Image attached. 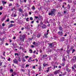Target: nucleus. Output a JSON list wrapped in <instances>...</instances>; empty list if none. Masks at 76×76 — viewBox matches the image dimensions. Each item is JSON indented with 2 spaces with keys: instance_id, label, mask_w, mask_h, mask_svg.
<instances>
[{
  "instance_id": "dca6fc26",
  "label": "nucleus",
  "mask_w": 76,
  "mask_h": 76,
  "mask_svg": "<svg viewBox=\"0 0 76 76\" xmlns=\"http://www.w3.org/2000/svg\"><path fill=\"white\" fill-rule=\"evenodd\" d=\"M61 66H63L64 67L65 65V62H64V63H62L61 64Z\"/></svg>"
},
{
  "instance_id": "1a4fd4ad",
  "label": "nucleus",
  "mask_w": 76,
  "mask_h": 76,
  "mask_svg": "<svg viewBox=\"0 0 76 76\" xmlns=\"http://www.w3.org/2000/svg\"><path fill=\"white\" fill-rule=\"evenodd\" d=\"M13 24L12 23L9 25L8 28H11V27H13Z\"/></svg>"
},
{
  "instance_id": "f704fd0d",
  "label": "nucleus",
  "mask_w": 76,
  "mask_h": 76,
  "mask_svg": "<svg viewBox=\"0 0 76 76\" xmlns=\"http://www.w3.org/2000/svg\"><path fill=\"white\" fill-rule=\"evenodd\" d=\"M67 7L68 9H70V5H69V4H68Z\"/></svg>"
},
{
  "instance_id": "603ef678",
  "label": "nucleus",
  "mask_w": 76,
  "mask_h": 76,
  "mask_svg": "<svg viewBox=\"0 0 76 76\" xmlns=\"http://www.w3.org/2000/svg\"><path fill=\"white\" fill-rule=\"evenodd\" d=\"M23 62H25L26 61V60H25L24 59H23Z\"/></svg>"
},
{
  "instance_id": "37998d69",
  "label": "nucleus",
  "mask_w": 76,
  "mask_h": 76,
  "mask_svg": "<svg viewBox=\"0 0 76 76\" xmlns=\"http://www.w3.org/2000/svg\"><path fill=\"white\" fill-rule=\"evenodd\" d=\"M35 13H38V11H37V10H36L35 11Z\"/></svg>"
},
{
  "instance_id": "49530a36",
  "label": "nucleus",
  "mask_w": 76,
  "mask_h": 76,
  "mask_svg": "<svg viewBox=\"0 0 76 76\" xmlns=\"http://www.w3.org/2000/svg\"><path fill=\"white\" fill-rule=\"evenodd\" d=\"M18 61L20 62L21 61V60H20V57L19 58Z\"/></svg>"
},
{
  "instance_id": "c9c22d12",
  "label": "nucleus",
  "mask_w": 76,
  "mask_h": 76,
  "mask_svg": "<svg viewBox=\"0 0 76 76\" xmlns=\"http://www.w3.org/2000/svg\"><path fill=\"white\" fill-rule=\"evenodd\" d=\"M67 50H69V48H70V46L68 45L67 47Z\"/></svg>"
},
{
  "instance_id": "a18cd8bd",
  "label": "nucleus",
  "mask_w": 76,
  "mask_h": 76,
  "mask_svg": "<svg viewBox=\"0 0 76 76\" xmlns=\"http://www.w3.org/2000/svg\"><path fill=\"white\" fill-rule=\"evenodd\" d=\"M14 9H15V7H13L12 8V9H11V10H14Z\"/></svg>"
},
{
  "instance_id": "774afa93",
  "label": "nucleus",
  "mask_w": 76,
  "mask_h": 76,
  "mask_svg": "<svg viewBox=\"0 0 76 76\" xmlns=\"http://www.w3.org/2000/svg\"><path fill=\"white\" fill-rule=\"evenodd\" d=\"M34 21H32L31 22V23H34Z\"/></svg>"
},
{
  "instance_id": "72a5a7b5",
  "label": "nucleus",
  "mask_w": 76,
  "mask_h": 76,
  "mask_svg": "<svg viewBox=\"0 0 76 76\" xmlns=\"http://www.w3.org/2000/svg\"><path fill=\"white\" fill-rule=\"evenodd\" d=\"M21 70L22 71V72H25V69H21Z\"/></svg>"
},
{
  "instance_id": "bf43d9fd",
  "label": "nucleus",
  "mask_w": 76,
  "mask_h": 76,
  "mask_svg": "<svg viewBox=\"0 0 76 76\" xmlns=\"http://www.w3.org/2000/svg\"><path fill=\"white\" fill-rule=\"evenodd\" d=\"M35 18H36V19H38V16H35Z\"/></svg>"
},
{
  "instance_id": "8fccbe9b",
  "label": "nucleus",
  "mask_w": 76,
  "mask_h": 76,
  "mask_svg": "<svg viewBox=\"0 0 76 76\" xmlns=\"http://www.w3.org/2000/svg\"><path fill=\"white\" fill-rule=\"evenodd\" d=\"M25 16H28V14L27 13H26L25 14Z\"/></svg>"
},
{
  "instance_id": "0e129e2a",
  "label": "nucleus",
  "mask_w": 76,
  "mask_h": 76,
  "mask_svg": "<svg viewBox=\"0 0 76 76\" xmlns=\"http://www.w3.org/2000/svg\"><path fill=\"white\" fill-rule=\"evenodd\" d=\"M60 51V49H58L57 50V51H58V52H59Z\"/></svg>"
},
{
  "instance_id": "423d86ee",
  "label": "nucleus",
  "mask_w": 76,
  "mask_h": 76,
  "mask_svg": "<svg viewBox=\"0 0 76 76\" xmlns=\"http://www.w3.org/2000/svg\"><path fill=\"white\" fill-rule=\"evenodd\" d=\"M58 28L59 29V30L60 31H63V27L61 26H60L59 27H58Z\"/></svg>"
},
{
  "instance_id": "ea45409f",
  "label": "nucleus",
  "mask_w": 76,
  "mask_h": 76,
  "mask_svg": "<svg viewBox=\"0 0 76 76\" xmlns=\"http://www.w3.org/2000/svg\"><path fill=\"white\" fill-rule=\"evenodd\" d=\"M75 51V49H73L72 51V53H74Z\"/></svg>"
},
{
  "instance_id": "f8f14e48",
  "label": "nucleus",
  "mask_w": 76,
  "mask_h": 76,
  "mask_svg": "<svg viewBox=\"0 0 76 76\" xmlns=\"http://www.w3.org/2000/svg\"><path fill=\"white\" fill-rule=\"evenodd\" d=\"M22 38L23 39H25L26 38V35L23 34L22 36Z\"/></svg>"
},
{
  "instance_id": "39448f33",
  "label": "nucleus",
  "mask_w": 76,
  "mask_h": 76,
  "mask_svg": "<svg viewBox=\"0 0 76 76\" xmlns=\"http://www.w3.org/2000/svg\"><path fill=\"white\" fill-rule=\"evenodd\" d=\"M59 73H60V70H58L55 72L54 74L55 75H57V74Z\"/></svg>"
},
{
  "instance_id": "052dcab7",
  "label": "nucleus",
  "mask_w": 76,
  "mask_h": 76,
  "mask_svg": "<svg viewBox=\"0 0 76 76\" xmlns=\"http://www.w3.org/2000/svg\"><path fill=\"white\" fill-rule=\"evenodd\" d=\"M12 45L14 47H15V44H14V43H12Z\"/></svg>"
},
{
  "instance_id": "f03ea898",
  "label": "nucleus",
  "mask_w": 76,
  "mask_h": 76,
  "mask_svg": "<svg viewBox=\"0 0 76 76\" xmlns=\"http://www.w3.org/2000/svg\"><path fill=\"white\" fill-rule=\"evenodd\" d=\"M13 61L14 63H15L17 64H18V60H16V59H14L13 60Z\"/></svg>"
},
{
  "instance_id": "a211bd4d",
  "label": "nucleus",
  "mask_w": 76,
  "mask_h": 76,
  "mask_svg": "<svg viewBox=\"0 0 76 76\" xmlns=\"http://www.w3.org/2000/svg\"><path fill=\"white\" fill-rule=\"evenodd\" d=\"M32 61V60H31V58H30L29 60H28V62H29V63H30L31 61Z\"/></svg>"
},
{
  "instance_id": "0eeeda50",
  "label": "nucleus",
  "mask_w": 76,
  "mask_h": 76,
  "mask_svg": "<svg viewBox=\"0 0 76 76\" xmlns=\"http://www.w3.org/2000/svg\"><path fill=\"white\" fill-rule=\"evenodd\" d=\"M66 72H67L68 73H69V72H70V71H71V69H69V68H66Z\"/></svg>"
},
{
  "instance_id": "9b49d317",
  "label": "nucleus",
  "mask_w": 76,
  "mask_h": 76,
  "mask_svg": "<svg viewBox=\"0 0 76 76\" xmlns=\"http://www.w3.org/2000/svg\"><path fill=\"white\" fill-rule=\"evenodd\" d=\"M64 37H62V38H61V41L62 42L64 41Z\"/></svg>"
},
{
  "instance_id": "680f3d73",
  "label": "nucleus",
  "mask_w": 76,
  "mask_h": 76,
  "mask_svg": "<svg viewBox=\"0 0 76 76\" xmlns=\"http://www.w3.org/2000/svg\"><path fill=\"white\" fill-rule=\"evenodd\" d=\"M16 38V37H15V36H14L13 38V39H15Z\"/></svg>"
},
{
  "instance_id": "de8ad7c7",
  "label": "nucleus",
  "mask_w": 76,
  "mask_h": 76,
  "mask_svg": "<svg viewBox=\"0 0 76 76\" xmlns=\"http://www.w3.org/2000/svg\"><path fill=\"white\" fill-rule=\"evenodd\" d=\"M29 66V65H28V64H26V67H28Z\"/></svg>"
},
{
  "instance_id": "69168bd1",
  "label": "nucleus",
  "mask_w": 76,
  "mask_h": 76,
  "mask_svg": "<svg viewBox=\"0 0 76 76\" xmlns=\"http://www.w3.org/2000/svg\"><path fill=\"white\" fill-rule=\"evenodd\" d=\"M15 21H11V23H14Z\"/></svg>"
},
{
  "instance_id": "20e7f679",
  "label": "nucleus",
  "mask_w": 76,
  "mask_h": 76,
  "mask_svg": "<svg viewBox=\"0 0 76 76\" xmlns=\"http://www.w3.org/2000/svg\"><path fill=\"white\" fill-rule=\"evenodd\" d=\"M41 27L42 29H45L47 28V26L45 24H43V26H42Z\"/></svg>"
},
{
  "instance_id": "ddd939ff",
  "label": "nucleus",
  "mask_w": 76,
  "mask_h": 76,
  "mask_svg": "<svg viewBox=\"0 0 76 76\" xmlns=\"http://www.w3.org/2000/svg\"><path fill=\"white\" fill-rule=\"evenodd\" d=\"M38 38H40V37H41V34H39L37 36Z\"/></svg>"
},
{
  "instance_id": "3c124183",
  "label": "nucleus",
  "mask_w": 76,
  "mask_h": 76,
  "mask_svg": "<svg viewBox=\"0 0 76 76\" xmlns=\"http://www.w3.org/2000/svg\"><path fill=\"white\" fill-rule=\"evenodd\" d=\"M7 60H8V61H10V58H9V59H8Z\"/></svg>"
},
{
  "instance_id": "a19ab883",
  "label": "nucleus",
  "mask_w": 76,
  "mask_h": 76,
  "mask_svg": "<svg viewBox=\"0 0 76 76\" xmlns=\"http://www.w3.org/2000/svg\"><path fill=\"white\" fill-rule=\"evenodd\" d=\"M15 56H16V55H17V56H19V54H18V53H15Z\"/></svg>"
},
{
  "instance_id": "c756f323",
  "label": "nucleus",
  "mask_w": 76,
  "mask_h": 76,
  "mask_svg": "<svg viewBox=\"0 0 76 76\" xmlns=\"http://www.w3.org/2000/svg\"><path fill=\"white\" fill-rule=\"evenodd\" d=\"M62 60L63 61H66V59H65V58L64 57L63 58Z\"/></svg>"
},
{
  "instance_id": "338daca9",
  "label": "nucleus",
  "mask_w": 76,
  "mask_h": 76,
  "mask_svg": "<svg viewBox=\"0 0 76 76\" xmlns=\"http://www.w3.org/2000/svg\"><path fill=\"white\" fill-rule=\"evenodd\" d=\"M58 68H59V69H61V66H58Z\"/></svg>"
},
{
  "instance_id": "6e6d98bb",
  "label": "nucleus",
  "mask_w": 76,
  "mask_h": 76,
  "mask_svg": "<svg viewBox=\"0 0 76 76\" xmlns=\"http://www.w3.org/2000/svg\"><path fill=\"white\" fill-rule=\"evenodd\" d=\"M10 72H13V70L12 69H11L10 70Z\"/></svg>"
},
{
  "instance_id": "e433bc0d",
  "label": "nucleus",
  "mask_w": 76,
  "mask_h": 76,
  "mask_svg": "<svg viewBox=\"0 0 76 76\" xmlns=\"http://www.w3.org/2000/svg\"><path fill=\"white\" fill-rule=\"evenodd\" d=\"M10 20L9 18H8L6 20V22H9Z\"/></svg>"
},
{
  "instance_id": "aec40b11",
  "label": "nucleus",
  "mask_w": 76,
  "mask_h": 76,
  "mask_svg": "<svg viewBox=\"0 0 76 76\" xmlns=\"http://www.w3.org/2000/svg\"><path fill=\"white\" fill-rule=\"evenodd\" d=\"M32 9H33L34 10H35V6H33L31 8Z\"/></svg>"
},
{
  "instance_id": "b1692460",
  "label": "nucleus",
  "mask_w": 76,
  "mask_h": 76,
  "mask_svg": "<svg viewBox=\"0 0 76 76\" xmlns=\"http://www.w3.org/2000/svg\"><path fill=\"white\" fill-rule=\"evenodd\" d=\"M44 36L45 38H48V36H47L46 34H44Z\"/></svg>"
},
{
  "instance_id": "6e6552de",
  "label": "nucleus",
  "mask_w": 76,
  "mask_h": 76,
  "mask_svg": "<svg viewBox=\"0 0 76 76\" xmlns=\"http://www.w3.org/2000/svg\"><path fill=\"white\" fill-rule=\"evenodd\" d=\"M58 34H59L60 35H62L63 34V31H59L58 32Z\"/></svg>"
},
{
  "instance_id": "e2e57ef3",
  "label": "nucleus",
  "mask_w": 76,
  "mask_h": 76,
  "mask_svg": "<svg viewBox=\"0 0 76 76\" xmlns=\"http://www.w3.org/2000/svg\"><path fill=\"white\" fill-rule=\"evenodd\" d=\"M14 17H16V14H14Z\"/></svg>"
},
{
  "instance_id": "a878e982",
  "label": "nucleus",
  "mask_w": 76,
  "mask_h": 76,
  "mask_svg": "<svg viewBox=\"0 0 76 76\" xmlns=\"http://www.w3.org/2000/svg\"><path fill=\"white\" fill-rule=\"evenodd\" d=\"M4 38H2V39H1V41L3 42H4Z\"/></svg>"
},
{
  "instance_id": "4468645a",
  "label": "nucleus",
  "mask_w": 76,
  "mask_h": 76,
  "mask_svg": "<svg viewBox=\"0 0 76 76\" xmlns=\"http://www.w3.org/2000/svg\"><path fill=\"white\" fill-rule=\"evenodd\" d=\"M71 62H72V63H75V62H76V61L75 59H73L71 60Z\"/></svg>"
},
{
  "instance_id": "09e8293b",
  "label": "nucleus",
  "mask_w": 76,
  "mask_h": 76,
  "mask_svg": "<svg viewBox=\"0 0 76 76\" xmlns=\"http://www.w3.org/2000/svg\"><path fill=\"white\" fill-rule=\"evenodd\" d=\"M5 25V24L4 23H3L2 24V26H4Z\"/></svg>"
},
{
  "instance_id": "c85d7f7f",
  "label": "nucleus",
  "mask_w": 76,
  "mask_h": 76,
  "mask_svg": "<svg viewBox=\"0 0 76 76\" xmlns=\"http://www.w3.org/2000/svg\"><path fill=\"white\" fill-rule=\"evenodd\" d=\"M68 67H69V65L66 64V66L65 69H67V68H68Z\"/></svg>"
},
{
  "instance_id": "9d476101",
  "label": "nucleus",
  "mask_w": 76,
  "mask_h": 76,
  "mask_svg": "<svg viewBox=\"0 0 76 76\" xmlns=\"http://www.w3.org/2000/svg\"><path fill=\"white\" fill-rule=\"evenodd\" d=\"M2 2L3 4V5H4L5 4H6V3H7V2L5 1H2Z\"/></svg>"
},
{
  "instance_id": "5fc2aeb1",
  "label": "nucleus",
  "mask_w": 76,
  "mask_h": 76,
  "mask_svg": "<svg viewBox=\"0 0 76 76\" xmlns=\"http://www.w3.org/2000/svg\"><path fill=\"white\" fill-rule=\"evenodd\" d=\"M28 19H29V18H27L26 19V21H29V20H28Z\"/></svg>"
},
{
  "instance_id": "58836bf2",
  "label": "nucleus",
  "mask_w": 76,
  "mask_h": 76,
  "mask_svg": "<svg viewBox=\"0 0 76 76\" xmlns=\"http://www.w3.org/2000/svg\"><path fill=\"white\" fill-rule=\"evenodd\" d=\"M0 9L1 10H2L3 9V7H2V6H1L0 7Z\"/></svg>"
},
{
  "instance_id": "f3484780",
  "label": "nucleus",
  "mask_w": 76,
  "mask_h": 76,
  "mask_svg": "<svg viewBox=\"0 0 76 76\" xmlns=\"http://www.w3.org/2000/svg\"><path fill=\"white\" fill-rule=\"evenodd\" d=\"M71 11L72 12H75V9L74 8L72 9H71Z\"/></svg>"
},
{
  "instance_id": "79ce46f5",
  "label": "nucleus",
  "mask_w": 76,
  "mask_h": 76,
  "mask_svg": "<svg viewBox=\"0 0 76 76\" xmlns=\"http://www.w3.org/2000/svg\"><path fill=\"white\" fill-rule=\"evenodd\" d=\"M5 53H6V52H5V51H4L3 53V55L4 56H5Z\"/></svg>"
},
{
  "instance_id": "c03bdc74",
  "label": "nucleus",
  "mask_w": 76,
  "mask_h": 76,
  "mask_svg": "<svg viewBox=\"0 0 76 76\" xmlns=\"http://www.w3.org/2000/svg\"><path fill=\"white\" fill-rule=\"evenodd\" d=\"M9 6L10 7V6H12V4H9Z\"/></svg>"
},
{
  "instance_id": "4d7b16f0",
  "label": "nucleus",
  "mask_w": 76,
  "mask_h": 76,
  "mask_svg": "<svg viewBox=\"0 0 76 76\" xmlns=\"http://www.w3.org/2000/svg\"><path fill=\"white\" fill-rule=\"evenodd\" d=\"M25 58H26L27 59V58H28V57H29V56H25Z\"/></svg>"
},
{
  "instance_id": "2f4dec72",
  "label": "nucleus",
  "mask_w": 76,
  "mask_h": 76,
  "mask_svg": "<svg viewBox=\"0 0 76 76\" xmlns=\"http://www.w3.org/2000/svg\"><path fill=\"white\" fill-rule=\"evenodd\" d=\"M68 3H72V1L71 0H68Z\"/></svg>"
},
{
  "instance_id": "473e14b6",
  "label": "nucleus",
  "mask_w": 76,
  "mask_h": 76,
  "mask_svg": "<svg viewBox=\"0 0 76 76\" xmlns=\"http://www.w3.org/2000/svg\"><path fill=\"white\" fill-rule=\"evenodd\" d=\"M16 7H19V4H18L16 3Z\"/></svg>"
},
{
  "instance_id": "13d9d810",
  "label": "nucleus",
  "mask_w": 76,
  "mask_h": 76,
  "mask_svg": "<svg viewBox=\"0 0 76 76\" xmlns=\"http://www.w3.org/2000/svg\"><path fill=\"white\" fill-rule=\"evenodd\" d=\"M2 64H3V63L1 62L0 63V66H1L2 65Z\"/></svg>"
},
{
  "instance_id": "4be33fe9",
  "label": "nucleus",
  "mask_w": 76,
  "mask_h": 76,
  "mask_svg": "<svg viewBox=\"0 0 76 76\" xmlns=\"http://www.w3.org/2000/svg\"><path fill=\"white\" fill-rule=\"evenodd\" d=\"M47 55H43L42 58H44V57H47Z\"/></svg>"
},
{
  "instance_id": "7ed1b4c3",
  "label": "nucleus",
  "mask_w": 76,
  "mask_h": 76,
  "mask_svg": "<svg viewBox=\"0 0 76 76\" xmlns=\"http://www.w3.org/2000/svg\"><path fill=\"white\" fill-rule=\"evenodd\" d=\"M54 43H55V44H56V42H55ZM55 44H54V43H50L49 44V45L50 46V47H53V45H55Z\"/></svg>"
},
{
  "instance_id": "864d4df0",
  "label": "nucleus",
  "mask_w": 76,
  "mask_h": 76,
  "mask_svg": "<svg viewBox=\"0 0 76 76\" xmlns=\"http://www.w3.org/2000/svg\"><path fill=\"white\" fill-rule=\"evenodd\" d=\"M72 69L73 70H75V68H74V66H72Z\"/></svg>"
},
{
  "instance_id": "7c9ffc66",
  "label": "nucleus",
  "mask_w": 76,
  "mask_h": 76,
  "mask_svg": "<svg viewBox=\"0 0 76 76\" xmlns=\"http://www.w3.org/2000/svg\"><path fill=\"white\" fill-rule=\"evenodd\" d=\"M66 73H67V72H65L63 75V76H64V75H66Z\"/></svg>"
},
{
  "instance_id": "393cba45",
  "label": "nucleus",
  "mask_w": 76,
  "mask_h": 76,
  "mask_svg": "<svg viewBox=\"0 0 76 76\" xmlns=\"http://www.w3.org/2000/svg\"><path fill=\"white\" fill-rule=\"evenodd\" d=\"M22 9L21 8H20L19 9V11H20V12H22Z\"/></svg>"
},
{
  "instance_id": "5701e85b",
  "label": "nucleus",
  "mask_w": 76,
  "mask_h": 76,
  "mask_svg": "<svg viewBox=\"0 0 76 76\" xmlns=\"http://www.w3.org/2000/svg\"><path fill=\"white\" fill-rule=\"evenodd\" d=\"M25 29H29V27L28 26H27V27H25Z\"/></svg>"
},
{
  "instance_id": "4c0bfd02",
  "label": "nucleus",
  "mask_w": 76,
  "mask_h": 76,
  "mask_svg": "<svg viewBox=\"0 0 76 76\" xmlns=\"http://www.w3.org/2000/svg\"><path fill=\"white\" fill-rule=\"evenodd\" d=\"M30 20H33V18H32V17H30Z\"/></svg>"
},
{
  "instance_id": "bb28decb",
  "label": "nucleus",
  "mask_w": 76,
  "mask_h": 76,
  "mask_svg": "<svg viewBox=\"0 0 76 76\" xmlns=\"http://www.w3.org/2000/svg\"><path fill=\"white\" fill-rule=\"evenodd\" d=\"M6 19V17H4L3 18H2L1 19V21H4V19Z\"/></svg>"
},
{
  "instance_id": "cd10ccee",
  "label": "nucleus",
  "mask_w": 76,
  "mask_h": 76,
  "mask_svg": "<svg viewBox=\"0 0 76 76\" xmlns=\"http://www.w3.org/2000/svg\"><path fill=\"white\" fill-rule=\"evenodd\" d=\"M39 71H41V66H39Z\"/></svg>"
},
{
  "instance_id": "412c9836",
  "label": "nucleus",
  "mask_w": 76,
  "mask_h": 76,
  "mask_svg": "<svg viewBox=\"0 0 76 76\" xmlns=\"http://www.w3.org/2000/svg\"><path fill=\"white\" fill-rule=\"evenodd\" d=\"M20 39L21 41V42H24V39H22L20 38Z\"/></svg>"
},
{
  "instance_id": "f257e3e1",
  "label": "nucleus",
  "mask_w": 76,
  "mask_h": 76,
  "mask_svg": "<svg viewBox=\"0 0 76 76\" xmlns=\"http://www.w3.org/2000/svg\"><path fill=\"white\" fill-rule=\"evenodd\" d=\"M55 11V10L54 9H53L52 10H51V12H50L49 13V16H50V15H53V14L54 13Z\"/></svg>"
},
{
  "instance_id": "6ab92c4d",
  "label": "nucleus",
  "mask_w": 76,
  "mask_h": 76,
  "mask_svg": "<svg viewBox=\"0 0 76 76\" xmlns=\"http://www.w3.org/2000/svg\"><path fill=\"white\" fill-rule=\"evenodd\" d=\"M43 66L44 67H45V66H48V64H46V63H44L43 64Z\"/></svg>"
},
{
  "instance_id": "2eb2a0df",
  "label": "nucleus",
  "mask_w": 76,
  "mask_h": 76,
  "mask_svg": "<svg viewBox=\"0 0 76 76\" xmlns=\"http://www.w3.org/2000/svg\"><path fill=\"white\" fill-rule=\"evenodd\" d=\"M67 50L66 51V52H67V54H69V53H70V50H69V49Z\"/></svg>"
}]
</instances>
